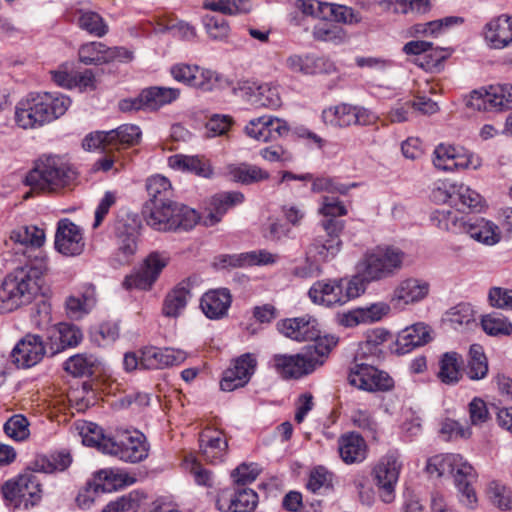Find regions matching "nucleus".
I'll list each match as a JSON object with an SVG mask.
<instances>
[{"instance_id":"obj_1","label":"nucleus","mask_w":512,"mask_h":512,"mask_svg":"<svg viewBox=\"0 0 512 512\" xmlns=\"http://www.w3.org/2000/svg\"><path fill=\"white\" fill-rule=\"evenodd\" d=\"M48 271L45 252L30 256L23 266L8 273L0 283V314L9 313L30 304L40 291L41 278Z\"/></svg>"},{"instance_id":"obj_2","label":"nucleus","mask_w":512,"mask_h":512,"mask_svg":"<svg viewBox=\"0 0 512 512\" xmlns=\"http://www.w3.org/2000/svg\"><path fill=\"white\" fill-rule=\"evenodd\" d=\"M71 105L58 92L30 93L15 107V122L23 129H36L63 116Z\"/></svg>"},{"instance_id":"obj_3","label":"nucleus","mask_w":512,"mask_h":512,"mask_svg":"<svg viewBox=\"0 0 512 512\" xmlns=\"http://www.w3.org/2000/svg\"><path fill=\"white\" fill-rule=\"evenodd\" d=\"M337 342L334 336H324L318 344L301 353L273 355L270 366L283 379H300L323 365L326 356Z\"/></svg>"},{"instance_id":"obj_4","label":"nucleus","mask_w":512,"mask_h":512,"mask_svg":"<svg viewBox=\"0 0 512 512\" xmlns=\"http://www.w3.org/2000/svg\"><path fill=\"white\" fill-rule=\"evenodd\" d=\"M406 255L398 247L378 245L368 249L358 263L359 275L364 287L370 282L381 281L396 275L403 267Z\"/></svg>"},{"instance_id":"obj_5","label":"nucleus","mask_w":512,"mask_h":512,"mask_svg":"<svg viewBox=\"0 0 512 512\" xmlns=\"http://www.w3.org/2000/svg\"><path fill=\"white\" fill-rule=\"evenodd\" d=\"M426 470L436 477L451 476L458 491L466 498V504L476 502V494L472 487L477 474L472 465L460 454L448 453L432 456L428 459Z\"/></svg>"},{"instance_id":"obj_6","label":"nucleus","mask_w":512,"mask_h":512,"mask_svg":"<svg viewBox=\"0 0 512 512\" xmlns=\"http://www.w3.org/2000/svg\"><path fill=\"white\" fill-rule=\"evenodd\" d=\"M75 178V171L64 159L59 156H44L26 175L25 183L34 190L55 193L70 186Z\"/></svg>"},{"instance_id":"obj_7","label":"nucleus","mask_w":512,"mask_h":512,"mask_svg":"<svg viewBox=\"0 0 512 512\" xmlns=\"http://www.w3.org/2000/svg\"><path fill=\"white\" fill-rule=\"evenodd\" d=\"M145 207L146 223L157 231L189 230L200 220L194 209L172 200L147 203Z\"/></svg>"},{"instance_id":"obj_8","label":"nucleus","mask_w":512,"mask_h":512,"mask_svg":"<svg viewBox=\"0 0 512 512\" xmlns=\"http://www.w3.org/2000/svg\"><path fill=\"white\" fill-rule=\"evenodd\" d=\"M365 292L360 277L322 279L313 283L308 290L312 303L325 307L340 306Z\"/></svg>"},{"instance_id":"obj_9","label":"nucleus","mask_w":512,"mask_h":512,"mask_svg":"<svg viewBox=\"0 0 512 512\" xmlns=\"http://www.w3.org/2000/svg\"><path fill=\"white\" fill-rule=\"evenodd\" d=\"M402 468V457L397 450L388 451L373 466L372 481L382 502L390 504L395 500L396 486Z\"/></svg>"},{"instance_id":"obj_10","label":"nucleus","mask_w":512,"mask_h":512,"mask_svg":"<svg viewBox=\"0 0 512 512\" xmlns=\"http://www.w3.org/2000/svg\"><path fill=\"white\" fill-rule=\"evenodd\" d=\"M3 498L15 507L23 505L33 507L42 498V489L38 477L30 472L7 480L1 487Z\"/></svg>"},{"instance_id":"obj_11","label":"nucleus","mask_w":512,"mask_h":512,"mask_svg":"<svg viewBox=\"0 0 512 512\" xmlns=\"http://www.w3.org/2000/svg\"><path fill=\"white\" fill-rule=\"evenodd\" d=\"M149 445L145 436L137 431L118 433L112 440H106L104 453L118 457L120 460L137 463L147 458Z\"/></svg>"},{"instance_id":"obj_12","label":"nucleus","mask_w":512,"mask_h":512,"mask_svg":"<svg viewBox=\"0 0 512 512\" xmlns=\"http://www.w3.org/2000/svg\"><path fill=\"white\" fill-rule=\"evenodd\" d=\"M361 361L355 356L349 368L347 381L351 386L366 392L389 391L393 388L394 381L386 372Z\"/></svg>"},{"instance_id":"obj_13","label":"nucleus","mask_w":512,"mask_h":512,"mask_svg":"<svg viewBox=\"0 0 512 512\" xmlns=\"http://www.w3.org/2000/svg\"><path fill=\"white\" fill-rule=\"evenodd\" d=\"M169 260V256L164 252H151L143 260L140 269L125 277L122 286L126 290H150Z\"/></svg>"},{"instance_id":"obj_14","label":"nucleus","mask_w":512,"mask_h":512,"mask_svg":"<svg viewBox=\"0 0 512 512\" xmlns=\"http://www.w3.org/2000/svg\"><path fill=\"white\" fill-rule=\"evenodd\" d=\"M467 105L473 109L503 112L512 109V84L490 85L471 92Z\"/></svg>"},{"instance_id":"obj_15","label":"nucleus","mask_w":512,"mask_h":512,"mask_svg":"<svg viewBox=\"0 0 512 512\" xmlns=\"http://www.w3.org/2000/svg\"><path fill=\"white\" fill-rule=\"evenodd\" d=\"M289 131L290 127L287 121L272 115L253 118L247 122L243 129L248 138L263 143L286 137Z\"/></svg>"},{"instance_id":"obj_16","label":"nucleus","mask_w":512,"mask_h":512,"mask_svg":"<svg viewBox=\"0 0 512 512\" xmlns=\"http://www.w3.org/2000/svg\"><path fill=\"white\" fill-rule=\"evenodd\" d=\"M320 225L325 235L317 236L311 245V252L315 253L320 260L328 261L333 259L341 250L340 234L345 227V222L339 219H324Z\"/></svg>"},{"instance_id":"obj_17","label":"nucleus","mask_w":512,"mask_h":512,"mask_svg":"<svg viewBox=\"0 0 512 512\" xmlns=\"http://www.w3.org/2000/svg\"><path fill=\"white\" fill-rule=\"evenodd\" d=\"M277 328L285 337L298 342L317 341L316 344H318L324 339L320 337L317 319L309 315L281 320Z\"/></svg>"},{"instance_id":"obj_18","label":"nucleus","mask_w":512,"mask_h":512,"mask_svg":"<svg viewBox=\"0 0 512 512\" xmlns=\"http://www.w3.org/2000/svg\"><path fill=\"white\" fill-rule=\"evenodd\" d=\"M46 353L47 349L42 337L28 333L13 348L11 359L18 367L29 368L38 364Z\"/></svg>"},{"instance_id":"obj_19","label":"nucleus","mask_w":512,"mask_h":512,"mask_svg":"<svg viewBox=\"0 0 512 512\" xmlns=\"http://www.w3.org/2000/svg\"><path fill=\"white\" fill-rule=\"evenodd\" d=\"M55 249L65 256L80 255L85 247L82 229L68 219L58 222Z\"/></svg>"},{"instance_id":"obj_20","label":"nucleus","mask_w":512,"mask_h":512,"mask_svg":"<svg viewBox=\"0 0 512 512\" xmlns=\"http://www.w3.org/2000/svg\"><path fill=\"white\" fill-rule=\"evenodd\" d=\"M257 365L256 358L250 354H243L228 368L220 382L223 391H233L245 386L254 374Z\"/></svg>"},{"instance_id":"obj_21","label":"nucleus","mask_w":512,"mask_h":512,"mask_svg":"<svg viewBox=\"0 0 512 512\" xmlns=\"http://www.w3.org/2000/svg\"><path fill=\"white\" fill-rule=\"evenodd\" d=\"M187 358V353L180 349L146 347L141 351L140 364L142 369H163L180 365Z\"/></svg>"},{"instance_id":"obj_22","label":"nucleus","mask_w":512,"mask_h":512,"mask_svg":"<svg viewBox=\"0 0 512 512\" xmlns=\"http://www.w3.org/2000/svg\"><path fill=\"white\" fill-rule=\"evenodd\" d=\"M389 311V305L378 302L367 307H359L338 314L337 322L345 328H353L361 324H370L380 321Z\"/></svg>"},{"instance_id":"obj_23","label":"nucleus","mask_w":512,"mask_h":512,"mask_svg":"<svg viewBox=\"0 0 512 512\" xmlns=\"http://www.w3.org/2000/svg\"><path fill=\"white\" fill-rule=\"evenodd\" d=\"M429 289L426 281L405 278L395 286L391 294V303L398 307L418 303L427 297Z\"/></svg>"},{"instance_id":"obj_24","label":"nucleus","mask_w":512,"mask_h":512,"mask_svg":"<svg viewBox=\"0 0 512 512\" xmlns=\"http://www.w3.org/2000/svg\"><path fill=\"white\" fill-rule=\"evenodd\" d=\"M200 452L203 458L210 463H220L224 460L228 442L225 434L218 429L206 428L199 438Z\"/></svg>"},{"instance_id":"obj_25","label":"nucleus","mask_w":512,"mask_h":512,"mask_svg":"<svg viewBox=\"0 0 512 512\" xmlns=\"http://www.w3.org/2000/svg\"><path fill=\"white\" fill-rule=\"evenodd\" d=\"M486 44L492 49H503L512 43V16L500 15L491 19L483 29Z\"/></svg>"},{"instance_id":"obj_26","label":"nucleus","mask_w":512,"mask_h":512,"mask_svg":"<svg viewBox=\"0 0 512 512\" xmlns=\"http://www.w3.org/2000/svg\"><path fill=\"white\" fill-rule=\"evenodd\" d=\"M9 240L13 244L25 248L27 261H30V256L33 258L35 253L43 252L40 248L45 243L46 235L43 228L36 225H24L12 230Z\"/></svg>"},{"instance_id":"obj_27","label":"nucleus","mask_w":512,"mask_h":512,"mask_svg":"<svg viewBox=\"0 0 512 512\" xmlns=\"http://www.w3.org/2000/svg\"><path fill=\"white\" fill-rule=\"evenodd\" d=\"M115 234L118 246L116 260L120 265L126 264L137 250L138 225L135 222L128 224L119 220L115 226Z\"/></svg>"},{"instance_id":"obj_28","label":"nucleus","mask_w":512,"mask_h":512,"mask_svg":"<svg viewBox=\"0 0 512 512\" xmlns=\"http://www.w3.org/2000/svg\"><path fill=\"white\" fill-rule=\"evenodd\" d=\"M337 444L339 456L345 464H358L367 458V444L364 438L355 432L341 435Z\"/></svg>"},{"instance_id":"obj_29","label":"nucleus","mask_w":512,"mask_h":512,"mask_svg":"<svg viewBox=\"0 0 512 512\" xmlns=\"http://www.w3.org/2000/svg\"><path fill=\"white\" fill-rule=\"evenodd\" d=\"M232 303V295L226 288H218L203 294L200 307L209 319H221L225 317Z\"/></svg>"},{"instance_id":"obj_30","label":"nucleus","mask_w":512,"mask_h":512,"mask_svg":"<svg viewBox=\"0 0 512 512\" xmlns=\"http://www.w3.org/2000/svg\"><path fill=\"white\" fill-rule=\"evenodd\" d=\"M244 195L240 192H225L213 196L202 217L205 226H213L221 221L223 215L233 206L242 203Z\"/></svg>"},{"instance_id":"obj_31","label":"nucleus","mask_w":512,"mask_h":512,"mask_svg":"<svg viewBox=\"0 0 512 512\" xmlns=\"http://www.w3.org/2000/svg\"><path fill=\"white\" fill-rule=\"evenodd\" d=\"M49 338L51 341L50 353L54 355L66 348L77 346L81 342L83 334L73 324L60 323L53 329Z\"/></svg>"},{"instance_id":"obj_32","label":"nucleus","mask_w":512,"mask_h":512,"mask_svg":"<svg viewBox=\"0 0 512 512\" xmlns=\"http://www.w3.org/2000/svg\"><path fill=\"white\" fill-rule=\"evenodd\" d=\"M168 165L174 170L194 173L204 178H209L213 174L209 161L199 156L176 154L168 158Z\"/></svg>"},{"instance_id":"obj_33","label":"nucleus","mask_w":512,"mask_h":512,"mask_svg":"<svg viewBox=\"0 0 512 512\" xmlns=\"http://www.w3.org/2000/svg\"><path fill=\"white\" fill-rule=\"evenodd\" d=\"M463 233L486 245H494L501 239L499 227L492 221L484 218H477L473 222L467 221Z\"/></svg>"},{"instance_id":"obj_34","label":"nucleus","mask_w":512,"mask_h":512,"mask_svg":"<svg viewBox=\"0 0 512 512\" xmlns=\"http://www.w3.org/2000/svg\"><path fill=\"white\" fill-rule=\"evenodd\" d=\"M190 298L191 292L188 283H179L166 295L162 307L163 315L173 318L180 316L184 312Z\"/></svg>"},{"instance_id":"obj_35","label":"nucleus","mask_w":512,"mask_h":512,"mask_svg":"<svg viewBox=\"0 0 512 512\" xmlns=\"http://www.w3.org/2000/svg\"><path fill=\"white\" fill-rule=\"evenodd\" d=\"M96 481L94 492L99 488L103 492H111L133 484L135 478L121 469L107 468L97 472Z\"/></svg>"},{"instance_id":"obj_36","label":"nucleus","mask_w":512,"mask_h":512,"mask_svg":"<svg viewBox=\"0 0 512 512\" xmlns=\"http://www.w3.org/2000/svg\"><path fill=\"white\" fill-rule=\"evenodd\" d=\"M462 356L454 351L446 352L439 361L438 378L447 385L458 383L462 377Z\"/></svg>"},{"instance_id":"obj_37","label":"nucleus","mask_w":512,"mask_h":512,"mask_svg":"<svg viewBox=\"0 0 512 512\" xmlns=\"http://www.w3.org/2000/svg\"><path fill=\"white\" fill-rule=\"evenodd\" d=\"M181 90L174 87L153 86L143 90V97L147 110L155 111L164 105L176 101Z\"/></svg>"},{"instance_id":"obj_38","label":"nucleus","mask_w":512,"mask_h":512,"mask_svg":"<svg viewBox=\"0 0 512 512\" xmlns=\"http://www.w3.org/2000/svg\"><path fill=\"white\" fill-rule=\"evenodd\" d=\"M77 26L90 36L102 38L109 32L106 20L97 12L81 9L77 13Z\"/></svg>"},{"instance_id":"obj_39","label":"nucleus","mask_w":512,"mask_h":512,"mask_svg":"<svg viewBox=\"0 0 512 512\" xmlns=\"http://www.w3.org/2000/svg\"><path fill=\"white\" fill-rule=\"evenodd\" d=\"M108 135V144L111 145V149L119 150L139 144L142 133L138 126L124 124L108 131Z\"/></svg>"},{"instance_id":"obj_40","label":"nucleus","mask_w":512,"mask_h":512,"mask_svg":"<svg viewBox=\"0 0 512 512\" xmlns=\"http://www.w3.org/2000/svg\"><path fill=\"white\" fill-rule=\"evenodd\" d=\"M227 175L236 182L242 184H252L268 180L270 174L259 166L242 163L239 165H229Z\"/></svg>"},{"instance_id":"obj_41","label":"nucleus","mask_w":512,"mask_h":512,"mask_svg":"<svg viewBox=\"0 0 512 512\" xmlns=\"http://www.w3.org/2000/svg\"><path fill=\"white\" fill-rule=\"evenodd\" d=\"M431 339L430 330L423 323H416L405 328L398 336L399 345L406 351L425 345Z\"/></svg>"},{"instance_id":"obj_42","label":"nucleus","mask_w":512,"mask_h":512,"mask_svg":"<svg viewBox=\"0 0 512 512\" xmlns=\"http://www.w3.org/2000/svg\"><path fill=\"white\" fill-rule=\"evenodd\" d=\"M354 105L340 103L322 111V120L326 125L345 128L353 125Z\"/></svg>"},{"instance_id":"obj_43","label":"nucleus","mask_w":512,"mask_h":512,"mask_svg":"<svg viewBox=\"0 0 512 512\" xmlns=\"http://www.w3.org/2000/svg\"><path fill=\"white\" fill-rule=\"evenodd\" d=\"M488 373V361L484 349L479 344H472L469 348L466 374L471 380H481Z\"/></svg>"},{"instance_id":"obj_44","label":"nucleus","mask_w":512,"mask_h":512,"mask_svg":"<svg viewBox=\"0 0 512 512\" xmlns=\"http://www.w3.org/2000/svg\"><path fill=\"white\" fill-rule=\"evenodd\" d=\"M203 8L228 16L247 14L252 10L251 0H205Z\"/></svg>"},{"instance_id":"obj_45","label":"nucleus","mask_w":512,"mask_h":512,"mask_svg":"<svg viewBox=\"0 0 512 512\" xmlns=\"http://www.w3.org/2000/svg\"><path fill=\"white\" fill-rule=\"evenodd\" d=\"M250 102L255 107L277 109L281 106L279 87L272 83L259 85L251 95Z\"/></svg>"},{"instance_id":"obj_46","label":"nucleus","mask_w":512,"mask_h":512,"mask_svg":"<svg viewBox=\"0 0 512 512\" xmlns=\"http://www.w3.org/2000/svg\"><path fill=\"white\" fill-rule=\"evenodd\" d=\"M72 463L68 452H58L49 456H39L33 463V469L37 472L54 473L67 469Z\"/></svg>"},{"instance_id":"obj_47","label":"nucleus","mask_w":512,"mask_h":512,"mask_svg":"<svg viewBox=\"0 0 512 512\" xmlns=\"http://www.w3.org/2000/svg\"><path fill=\"white\" fill-rule=\"evenodd\" d=\"M312 35L317 41L330 42L333 44H342L348 39L346 31L330 21L318 22L313 27Z\"/></svg>"},{"instance_id":"obj_48","label":"nucleus","mask_w":512,"mask_h":512,"mask_svg":"<svg viewBox=\"0 0 512 512\" xmlns=\"http://www.w3.org/2000/svg\"><path fill=\"white\" fill-rule=\"evenodd\" d=\"M146 189L150 197L149 203H158L171 200L173 188L168 178L154 175L147 179Z\"/></svg>"},{"instance_id":"obj_49","label":"nucleus","mask_w":512,"mask_h":512,"mask_svg":"<svg viewBox=\"0 0 512 512\" xmlns=\"http://www.w3.org/2000/svg\"><path fill=\"white\" fill-rule=\"evenodd\" d=\"M388 333L381 329L368 331L365 341L361 342L357 353V360L369 359L377 356L380 352L379 346L387 340Z\"/></svg>"},{"instance_id":"obj_50","label":"nucleus","mask_w":512,"mask_h":512,"mask_svg":"<svg viewBox=\"0 0 512 512\" xmlns=\"http://www.w3.org/2000/svg\"><path fill=\"white\" fill-rule=\"evenodd\" d=\"M221 81L222 76L216 71L194 64L192 88L209 92L218 88Z\"/></svg>"},{"instance_id":"obj_51","label":"nucleus","mask_w":512,"mask_h":512,"mask_svg":"<svg viewBox=\"0 0 512 512\" xmlns=\"http://www.w3.org/2000/svg\"><path fill=\"white\" fill-rule=\"evenodd\" d=\"M459 22L461 19L458 17H445L427 23H419L411 27L410 34L412 36L437 37L447 28Z\"/></svg>"},{"instance_id":"obj_52","label":"nucleus","mask_w":512,"mask_h":512,"mask_svg":"<svg viewBox=\"0 0 512 512\" xmlns=\"http://www.w3.org/2000/svg\"><path fill=\"white\" fill-rule=\"evenodd\" d=\"M95 305V299L89 294L71 295L66 299L65 308L69 318L79 320L87 315Z\"/></svg>"},{"instance_id":"obj_53","label":"nucleus","mask_w":512,"mask_h":512,"mask_svg":"<svg viewBox=\"0 0 512 512\" xmlns=\"http://www.w3.org/2000/svg\"><path fill=\"white\" fill-rule=\"evenodd\" d=\"M279 260V255L265 249L241 253L235 257L233 265L238 266H266L273 265Z\"/></svg>"},{"instance_id":"obj_54","label":"nucleus","mask_w":512,"mask_h":512,"mask_svg":"<svg viewBox=\"0 0 512 512\" xmlns=\"http://www.w3.org/2000/svg\"><path fill=\"white\" fill-rule=\"evenodd\" d=\"M258 504L257 493L250 488H239L230 499L226 512H252Z\"/></svg>"},{"instance_id":"obj_55","label":"nucleus","mask_w":512,"mask_h":512,"mask_svg":"<svg viewBox=\"0 0 512 512\" xmlns=\"http://www.w3.org/2000/svg\"><path fill=\"white\" fill-rule=\"evenodd\" d=\"M431 219L440 229L453 233H463L464 226L467 224V221L458 218L457 214L449 209L436 210Z\"/></svg>"},{"instance_id":"obj_56","label":"nucleus","mask_w":512,"mask_h":512,"mask_svg":"<svg viewBox=\"0 0 512 512\" xmlns=\"http://www.w3.org/2000/svg\"><path fill=\"white\" fill-rule=\"evenodd\" d=\"M202 24L209 38L214 41H223L229 36V23L222 17L205 15L202 17Z\"/></svg>"},{"instance_id":"obj_57","label":"nucleus","mask_w":512,"mask_h":512,"mask_svg":"<svg viewBox=\"0 0 512 512\" xmlns=\"http://www.w3.org/2000/svg\"><path fill=\"white\" fill-rule=\"evenodd\" d=\"M79 60L86 65H100L105 63L106 45L101 42H88L78 51Z\"/></svg>"},{"instance_id":"obj_58","label":"nucleus","mask_w":512,"mask_h":512,"mask_svg":"<svg viewBox=\"0 0 512 512\" xmlns=\"http://www.w3.org/2000/svg\"><path fill=\"white\" fill-rule=\"evenodd\" d=\"M82 442L86 446L96 447L104 453V444L106 440H112L113 437H107L103 434L100 426L92 422H86L80 427Z\"/></svg>"},{"instance_id":"obj_59","label":"nucleus","mask_w":512,"mask_h":512,"mask_svg":"<svg viewBox=\"0 0 512 512\" xmlns=\"http://www.w3.org/2000/svg\"><path fill=\"white\" fill-rule=\"evenodd\" d=\"M483 330L491 336H508L512 333V323L502 315L489 314L482 318Z\"/></svg>"},{"instance_id":"obj_60","label":"nucleus","mask_w":512,"mask_h":512,"mask_svg":"<svg viewBox=\"0 0 512 512\" xmlns=\"http://www.w3.org/2000/svg\"><path fill=\"white\" fill-rule=\"evenodd\" d=\"M457 147L451 144L441 143L436 146L433 152V164L438 170L453 172L455 162L454 158L457 153Z\"/></svg>"},{"instance_id":"obj_61","label":"nucleus","mask_w":512,"mask_h":512,"mask_svg":"<svg viewBox=\"0 0 512 512\" xmlns=\"http://www.w3.org/2000/svg\"><path fill=\"white\" fill-rule=\"evenodd\" d=\"M456 198L463 207L472 211H480L485 204L484 198L477 191L463 183H457Z\"/></svg>"},{"instance_id":"obj_62","label":"nucleus","mask_w":512,"mask_h":512,"mask_svg":"<svg viewBox=\"0 0 512 512\" xmlns=\"http://www.w3.org/2000/svg\"><path fill=\"white\" fill-rule=\"evenodd\" d=\"M4 432L15 441H24L30 435L29 422L23 415H13L4 424Z\"/></svg>"},{"instance_id":"obj_63","label":"nucleus","mask_w":512,"mask_h":512,"mask_svg":"<svg viewBox=\"0 0 512 512\" xmlns=\"http://www.w3.org/2000/svg\"><path fill=\"white\" fill-rule=\"evenodd\" d=\"M348 210L344 203L334 196H322L319 201L318 214L325 219H337L346 216Z\"/></svg>"},{"instance_id":"obj_64","label":"nucleus","mask_w":512,"mask_h":512,"mask_svg":"<svg viewBox=\"0 0 512 512\" xmlns=\"http://www.w3.org/2000/svg\"><path fill=\"white\" fill-rule=\"evenodd\" d=\"M144 495L138 491L130 492L127 495H123L117 498L115 501H111L102 510V512H124L129 510L137 509L144 499Z\"/></svg>"}]
</instances>
